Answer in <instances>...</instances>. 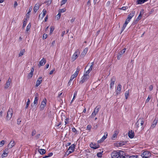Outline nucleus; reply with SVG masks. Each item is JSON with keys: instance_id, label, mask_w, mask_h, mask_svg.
<instances>
[{"instance_id": "obj_1", "label": "nucleus", "mask_w": 158, "mask_h": 158, "mask_svg": "<svg viewBox=\"0 0 158 158\" xmlns=\"http://www.w3.org/2000/svg\"><path fill=\"white\" fill-rule=\"evenodd\" d=\"M124 153L122 151H114L111 154L112 158H121L123 154Z\"/></svg>"}, {"instance_id": "obj_2", "label": "nucleus", "mask_w": 158, "mask_h": 158, "mask_svg": "<svg viewBox=\"0 0 158 158\" xmlns=\"http://www.w3.org/2000/svg\"><path fill=\"white\" fill-rule=\"evenodd\" d=\"M144 122V119L143 118H139L136 123V125L137 129L140 130L143 128Z\"/></svg>"}, {"instance_id": "obj_3", "label": "nucleus", "mask_w": 158, "mask_h": 158, "mask_svg": "<svg viewBox=\"0 0 158 158\" xmlns=\"http://www.w3.org/2000/svg\"><path fill=\"white\" fill-rule=\"evenodd\" d=\"M13 114V110L12 109H9L7 113L6 119L7 120H10L12 117Z\"/></svg>"}, {"instance_id": "obj_4", "label": "nucleus", "mask_w": 158, "mask_h": 158, "mask_svg": "<svg viewBox=\"0 0 158 158\" xmlns=\"http://www.w3.org/2000/svg\"><path fill=\"white\" fill-rule=\"evenodd\" d=\"M151 153L148 151L144 152L142 154L141 156L144 158H148L151 156Z\"/></svg>"}, {"instance_id": "obj_5", "label": "nucleus", "mask_w": 158, "mask_h": 158, "mask_svg": "<svg viewBox=\"0 0 158 158\" xmlns=\"http://www.w3.org/2000/svg\"><path fill=\"white\" fill-rule=\"evenodd\" d=\"M89 78V75L85 74L81 78V80L80 81V83L82 84L86 81Z\"/></svg>"}, {"instance_id": "obj_6", "label": "nucleus", "mask_w": 158, "mask_h": 158, "mask_svg": "<svg viewBox=\"0 0 158 158\" xmlns=\"http://www.w3.org/2000/svg\"><path fill=\"white\" fill-rule=\"evenodd\" d=\"M80 52L79 50H77L72 56V60L73 61L75 60L77 58Z\"/></svg>"}, {"instance_id": "obj_7", "label": "nucleus", "mask_w": 158, "mask_h": 158, "mask_svg": "<svg viewBox=\"0 0 158 158\" xmlns=\"http://www.w3.org/2000/svg\"><path fill=\"white\" fill-rule=\"evenodd\" d=\"M74 148L75 145L73 144H72L69 147L66 152L67 153H68V155L73 152L74 150Z\"/></svg>"}, {"instance_id": "obj_8", "label": "nucleus", "mask_w": 158, "mask_h": 158, "mask_svg": "<svg viewBox=\"0 0 158 158\" xmlns=\"http://www.w3.org/2000/svg\"><path fill=\"white\" fill-rule=\"evenodd\" d=\"M46 104V99L45 98L43 100L41 103V105L40 106V110H43L44 107L45 106Z\"/></svg>"}, {"instance_id": "obj_9", "label": "nucleus", "mask_w": 158, "mask_h": 158, "mask_svg": "<svg viewBox=\"0 0 158 158\" xmlns=\"http://www.w3.org/2000/svg\"><path fill=\"white\" fill-rule=\"evenodd\" d=\"M11 82V80L10 78H9L6 81V83L5 85L4 88L5 89H7L10 85Z\"/></svg>"}, {"instance_id": "obj_10", "label": "nucleus", "mask_w": 158, "mask_h": 158, "mask_svg": "<svg viewBox=\"0 0 158 158\" xmlns=\"http://www.w3.org/2000/svg\"><path fill=\"white\" fill-rule=\"evenodd\" d=\"M39 98L38 94V93H36L35 95V98L34 100V105L33 106L32 104H31V106H34V105H35V106L37 105L38 103V100Z\"/></svg>"}, {"instance_id": "obj_11", "label": "nucleus", "mask_w": 158, "mask_h": 158, "mask_svg": "<svg viewBox=\"0 0 158 158\" xmlns=\"http://www.w3.org/2000/svg\"><path fill=\"white\" fill-rule=\"evenodd\" d=\"M90 147L93 149H96L99 147V145L98 144H95V143H91L90 144Z\"/></svg>"}, {"instance_id": "obj_12", "label": "nucleus", "mask_w": 158, "mask_h": 158, "mask_svg": "<svg viewBox=\"0 0 158 158\" xmlns=\"http://www.w3.org/2000/svg\"><path fill=\"white\" fill-rule=\"evenodd\" d=\"M15 144V142L14 140H11L8 145V148L9 149H11L14 146Z\"/></svg>"}, {"instance_id": "obj_13", "label": "nucleus", "mask_w": 158, "mask_h": 158, "mask_svg": "<svg viewBox=\"0 0 158 158\" xmlns=\"http://www.w3.org/2000/svg\"><path fill=\"white\" fill-rule=\"evenodd\" d=\"M121 85L120 84H119L117 86V89L116 90V94L117 95L119 94L121 92Z\"/></svg>"}, {"instance_id": "obj_14", "label": "nucleus", "mask_w": 158, "mask_h": 158, "mask_svg": "<svg viewBox=\"0 0 158 158\" xmlns=\"http://www.w3.org/2000/svg\"><path fill=\"white\" fill-rule=\"evenodd\" d=\"M42 77H39L37 79L36 84L35 85V86L36 87H38L41 83H42Z\"/></svg>"}, {"instance_id": "obj_15", "label": "nucleus", "mask_w": 158, "mask_h": 158, "mask_svg": "<svg viewBox=\"0 0 158 158\" xmlns=\"http://www.w3.org/2000/svg\"><path fill=\"white\" fill-rule=\"evenodd\" d=\"M118 131H114V132L113 134L111 137V139L113 140L116 139L117 138V136L118 135Z\"/></svg>"}, {"instance_id": "obj_16", "label": "nucleus", "mask_w": 158, "mask_h": 158, "mask_svg": "<svg viewBox=\"0 0 158 158\" xmlns=\"http://www.w3.org/2000/svg\"><path fill=\"white\" fill-rule=\"evenodd\" d=\"M115 78L113 77H112L110 79V88H112L113 86L114 85V82L115 81Z\"/></svg>"}, {"instance_id": "obj_17", "label": "nucleus", "mask_w": 158, "mask_h": 158, "mask_svg": "<svg viewBox=\"0 0 158 158\" xmlns=\"http://www.w3.org/2000/svg\"><path fill=\"white\" fill-rule=\"evenodd\" d=\"M46 10L45 9H44L43 10V13H41L39 15V18H41V19H43L46 13Z\"/></svg>"}, {"instance_id": "obj_18", "label": "nucleus", "mask_w": 158, "mask_h": 158, "mask_svg": "<svg viewBox=\"0 0 158 158\" xmlns=\"http://www.w3.org/2000/svg\"><path fill=\"white\" fill-rule=\"evenodd\" d=\"M40 5L39 3H36L34 8V11L35 13L39 8Z\"/></svg>"}, {"instance_id": "obj_19", "label": "nucleus", "mask_w": 158, "mask_h": 158, "mask_svg": "<svg viewBox=\"0 0 158 158\" xmlns=\"http://www.w3.org/2000/svg\"><path fill=\"white\" fill-rule=\"evenodd\" d=\"M34 71V69L33 68H32L31 69L30 73L29 74L28 76V78H31L33 75V72Z\"/></svg>"}, {"instance_id": "obj_20", "label": "nucleus", "mask_w": 158, "mask_h": 158, "mask_svg": "<svg viewBox=\"0 0 158 158\" xmlns=\"http://www.w3.org/2000/svg\"><path fill=\"white\" fill-rule=\"evenodd\" d=\"M128 135L130 138H133L134 136V132L132 131L131 130V131H129L128 133Z\"/></svg>"}, {"instance_id": "obj_21", "label": "nucleus", "mask_w": 158, "mask_h": 158, "mask_svg": "<svg viewBox=\"0 0 158 158\" xmlns=\"http://www.w3.org/2000/svg\"><path fill=\"white\" fill-rule=\"evenodd\" d=\"M106 134V133H105ZM107 135V133H106V135H104L100 140L98 141V143L102 142L106 138Z\"/></svg>"}, {"instance_id": "obj_22", "label": "nucleus", "mask_w": 158, "mask_h": 158, "mask_svg": "<svg viewBox=\"0 0 158 158\" xmlns=\"http://www.w3.org/2000/svg\"><path fill=\"white\" fill-rule=\"evenodd\" d=\"M46 61L45 59L44 58H43L40 61V66H43L44 65Z\"/></svg>"}, {"instance_id": "obj_23", "label": "nucleus", "mask_w": 158, "mask_h": 158, "mask_svg": "<svg viewBox=\"0 0 158 158\" xmlns=\"http://www.w3.org/2000/svg\"><path fill=\"white\" fill-rule=\"evenodd\" d=\"M88 50V49L87 48H85L84 50H83V51L81 53V55L82 56H85V54L87 53V52Z\"/></svg>"}, {"instance_id": "obj_24", "label": "nucleus", "mask_w": 158, "mask_h": 158, "mask_svg": "<svg viewBox=\"0 0 158 158\" xmlns=\"http://www.w3.org/2000/svg\"><path fill=\"white\" fill-rule=\"evenodd\" d=\"M135 15V12H133L130 13L128 16L127 19L130 20Z\"/></svg>"}, {"instance_id": "obj_25", "label": "nucleus", "mask_w": 158, "mask_h": 158, "mask_svg": "<svg viewBox=\"0 0 158 158\" xmlns=\"http://www.w3.org/2000/svg\"><path fill=\"white\" fill-rule=\"evenodd\" d=\"M125 144V142L123 141H120L118 142L117 145L118 146H122L124 145Z\"/></svg>"}, {"instance_id": "obj_26", "label": "nucleus", "mask_w": 158, "mask_h": 158, "mask_svg": "<svg viewBox=\"0 0 158 158\" xmlns=\"http://www.w3.org/2000/svg\"><path fill=\"white\" fill-rule=\"evenodd\" d=\"M143 13V10H142L140 12V14L139 15L138 17L136 19V21H139V20L140 19L141 17V13Z\"/></svg>"}, {"instance_id": "obj_27", "label": "nucleus", "mask_w": 158, "mask_h": 158, "mask_svg": "<svg viewBox=\"0 0 158 158\" xmlns=\"http://www.w3.org/2000/svg\"><path fill=\"white\" fill-rule=\"evenodd\" d=\"M38 152L41 154H44L45 153V150L43 149H39L38 150Z\"/></svg>"}, {"instance_id": "obj_28", "label": "nucleus", "mask_w": 158, "mask_h": 158, "mask_svg": "<svg viewBox=\"0 0 158 158\" xmlns=\"http://www.w3.org/2000/svg\"><path fill=\"white\" fill-rule=\"evenodd\" d=\"M147 0H137V2L138 4H141Z\"/></svg>"}, {"instance_id": "obj_29", "label": "nucleus", "mask_w": 158, "mask_h": 158, "mask_svg": "<svg viewBox=\"0 0 158 158\" xmlns=\"http://www.w3.org/2000/svg\"><path fill=\"white\" fill-rule=\"evenodd\" d=\"M25 52V51L24 49L21 50L19 54V56H22Z\"/></svg>"}, {"instance_id": "obj_30", "label": "nucleus", "mask_w": 158, "mask_h": 158, "mask_svg": "<svg viewBox=\"0 0 158 158\" xmlns=\"http://www.w3.org/2000/svg\"><path fill=\"white\" fill-rule=\"evenodd\" d=\"M126 48H124L122 50L120 51L119 53V54L121 55H122L123 54H124L126 50Z\"/></svg>"}, {"instance_id": "obj_31", "label": "nucleus", "mask_w": 158, "mask_h": 158, "mask_svg": "<svg viewBox=\"0 0 158 158\" xmlns=\"http://www.w3.org/2000/svg\"><path fill=\"white\" fill-rule=\"evenodd\" d=\"M97 114V113H96V112L94 110L92 114H91V116H90V117L91 118H94V117L96 114Z\"/></svg>"}, {"instance_id": "obj_32", "label": "nucleus", "mask_w": 158, "mask_h": 158, "mask_svg": "<svg viewBox=\"0 0 158 158\" xmlns=\"http://www.w3.org/2000/svg\"><path fill=\"white\" fill-rule=\"evenodd\" d=\"M100 106H97L96 107L94 110L96 111V113H98L100 110Z\"/></svg>"}, {"instance_id": "obj_33", "label": "nucleus", "mask_w": 158, "mask_h": 158, "mask_svg": "<svg viewBox=\"0 0 158 158\" xmlns=\"http://www.w3.org/2000/svg\"><path fill=\"white\" fill-rule=\"evenodd\" d=\"M129 90H128V91H126L125 92V95L126 99H127V98L128 96L129 95Z\"/></svg>"}, {"instance_id": "obj_34", "label": "nucleus", "mask_w": 158, "mask_h": 158, "mask_svg": "<svg viewBox=\"0 0 158 158\" xmlns=\"http://www.w3.org/2000/svg\"><path fill=\"white\" fill-rule=\"evenodd\" d=\"M77 75L76 74L74 73L71 76V77L70 79V81H72L73 80V79L75 77H77Z\"/></svg>"}, {"instance_id": "obj_35", "label": "nucleus", "mask_w": 158, "mask_h": 158, "mask_svg": "<svg viewBox=\"0 0 158 158\" xmlns=\"http://www.w3.org/2000/svg\"><path fill=\"white\" fill-rule=\"evenodd\" d=\"M6 149L5 151H3V152L2 154V156L3 157H6L7 156L8 153L6 152Z\"/></svg>"}, {"instance_id": "obj_36", "label": "nucleus", "mask_w": 158, "mask_h": 158, "mask_svg": "<svg viewBox=\"0 0 158 158\" xmlns=\"http://www.w3.org/2000/svg\"><path fill=\"white\" fill-rule=\"evenodd\" d=\"M54 29V27L53 26H51L50 27V34H51Z\"/></svg>"}, {"instance_id": "obj_37", "label": "nucleus", "mask_w": 158, "mask_h": 158, "mask_svg": "<svg viewBox=\"0 0 158 158\" xmlns=\"http://www.w3.org/2000/svg\"><path fill=\"white\" fill-rule=\"evenodd\" d=\"M65 11V9H60L58 11V13L60 14L61 13L64 12Z\"/></svg>"}, {"instance_id": "obj_38", "label": "nucleus", "mask_w": 158, "mask_h": 158, "mask_svg": "<svg viewBox=\"0 0 158 158\" xmlns=\"http://www.w3.org/2000/svg\"><path fill=\"white\" fill-rule=\"evenodd\" d=\"M158 119H156V118H155L152 124H154L155 125H156L157 123L158 122Z\"/></svg>"}, {"instance_id": "obj_39", "label": "nucleus", "mask_w": 158, "mask_h": 158, "mask_svg": "<svg viewBox=\"0 0 158 158\" xmlns=\"http://www.w3.org/2000/svg\"><path fill=\"white\" fill-rule=\"evenodd\" d=\"M5 141L4 140H2L0 142V147H2L4 145Z\"/></svg>"}, {"instance_id": "obj_40", "label": "nucleus", "mask_w": 158, "mask_h": 158, "mask_svg": "<svg viewBox=\"0 0 158 158\" xmlns=\"http://www.w3.org/2000/svg\"><path fill=\"white\" fill-rule=\"evenodd\" d=\"M79 70H80V68L79 67H77L75 72L74 73L75 74H76L77 75L78 73L79 72Z\"/></svg>"}, {"instance_id": "obj_41", "label": "nucleus", "mask_w": 158, "mask_h": 158, "mask_svg": "<svg viewBox=\"0 0 158 158\" xmlns=\"http://www.w3.org/2000/svg\"><path fill=\"white\" fill-rule=\"evenodd\" d=\"M30 100H29V99H28V101L26 103V109L28 107L29 104H30Z\"/></svg>"}, {"instance_id": "obj_42", "label": "nucleus", "mask_w": 158, "mask_h": 158, "mask_svg": "<svg viewBox=\"0 0 158 158\" xmlns=\"http://www.w3.org/2000/svg\"><path fill=\"white\" fill-rule=\"evenodd\" d=\"M130 157L131 156H129V155H125V156H124L123 153L122 157H121V158H130Z\"/></svg>"}, {"instance_id": "obj_43", "label": "nucleus", "mask_w": 158, "mask_h": 158, "mask_svg": "<svg viewBox=\"0 0 158 158\" xmlns=\"http://www.w3.org/2000/svg\"><path fill=\"white\" fill-rule=\"evenodd\" d=\"M61 14H60V13H58V14L56 15V18L57 19V20L59 19L60 17Z\"/></svg>"}, {"instance_id": "obj_44", "label": "nucleus", "mask_w": 158, "mask_h": 158, "mask_svg": "<svg viewBox=\"0 0 158 158\" xmlns=\"http://www.w3.org/2000/svg\"><path fill=\"white\" fill-rule=\"evenodd\" d=\"M31 27V24L29 23L27 27L26 31H29Z\"/></svg>"}, {"instance_id": "obj_45", "label": "nucleus", "mask_w": 158, "mask_h": 158, "mask_svg": "<svg viewBox=\"0 0 158 158\" xmlns=\"http://www.w3.org/2000/svg\"><path fill=\"white\" fill-rule=\"evenodd\" d=\"M127 25V24H126L125 23H124V24L123 25V26L122 28V29L121 30V32H122V31H123V30L125 29V28L126 27Z\"/></svg>"}, {"instance_id": "obj_46", "label": "nucleus", "mask_w": 158, "mask_h": 158, "mask_svg": "<svg viewBox=\"0 0 158 158\" xmlns=\"http://www.w3.org/2000/svg\"><path fill=\"white\" fill-rule=\"evenodd\" d=\"M48 35L47 34H44L43 36V39H45L47 38L48 37Z\"/></svg>"}, {"instance_id": "obj_47", "label": "nucleus", "mask_w": 158, "mask_h": 158, "mask_svg": "<svg viewBox=\"0 0 158 158\" xmlns=\"http://www.w3.org/2000/svg\"><path fill=\"white\" fill-rule=\"evenodd\" d=\"M151 97V96H148V98L147 99L146 101V103H147L148 102H149L150 100V99Z\"/></svg>"}, {"instance_id": "obj_48", "label": "nucleus", "mask_w": 158, "mask_h": 158, "mask_svg": "<svg viewBox=\"0 0 158 158\" xmlns=\"http://www.w3.org/2000/svg\"><path fill=\"white\" fill-rule=\"evenodd\" d=\"M69 118H66L65 120V125H66L67 124L69 123Z\"/></svg>"}, {"instance_id": "obj_49", "label": "nucleus", "mask_w": 158, "mask_h": 158, "mask_svg": "<svg viewBox=\"0 0 158 158\" xmlns=\"http://www.w3.org/2000/svg\"><path fill=\"white\" fill-rule=\"evenodd\" d=\"M67 1V0H63L61 2V5L62 6L63 4H65L66 2Z\"/></svg>"}, {"instance_id": "obj_50", "label": "nucleus", "mask_w": 158, "mask_h": 158, "mask_svg": "<svg viewBox=\"0 0 158 158\" xmlns=\"http://www.w3.org/2000/svg\"><path fill=\"white\" fill-rule=\"evenodd\" d=\"M91 126L90 125H88L87 127V130H88L89 131H90L91 129Z\"/></svg>"}, {"instance_id": "obj_51", "label": "nucleus", "mask_w": 158, "mask_h": 158, "mask_svg": "<svg viewBox=\"0 0 158 158\" xmlns=\"http://www.w3.org/2000/svg\"><path fill=\"white\" fill-rule=\"evenodd\" d=\"M97 156L99 157H101L102 156V154L101 152H98L97 154Z\"/></svg>"}, {"instance_id": "obj_52", "label": "nucleus", "mask_w": 158, "mask_h": 158, "mask_svg": "<svg viewBox=\"0 0 158 158\" xmlns=\"http://www.w3.org/2000/svg\"><path fill=\"white\" fill-rule=\"evenodd\" d=\"M128 8L127 6H123L120 9L123 10H125Z\"/></svg>"}, {"instance_id": "obj_53", "label": "nucleus", "mask_w": 158, "mask_h": 158, "mask_svg": "<svg viewBox=\"0 0 158 158\" xmlns=\"http://www.w3.org/2000/svg\"><path fill=\"white\" fill-rule=\"evenodd\" d=\"M100 0H94V4L98 3Z\"/></svg>"}, {"instance_id": "obj_54", "label": "nucleus", "mask_w": 158, "mask_h": 158, "mask_svg": "<svg viewBox=\"0 0 158 158\" xmlns=\"http://www.w3.org/2000/svg\"><path fill=\"white\" fill-rule=\"evenodd\" d=\"M91 70H90V69H89L87 71H86L85 74L89 75V73L91 71Z\"/></svg>"}, {"instance_id": "obj_55", "label": "nucleus", "mask_w": 158, "mask_h": 158, "mask_svg": "<svg viewBox=\"0 0 158 158\" xmlns=\"http://www.w3.org/2000/svg\"><path fill=\"white\" fill-rule=\"evenodd\" d=\"M91 70H90V69H89L87 71H86L85 74L89 75V73L91 71Z\"/></svg>"}, {"instance_id": "obj_56", "label": "nucleus", "mask_w": 158, "mask_h": 158, "mask_svg": "<svg viewBox=\"0 0 158 158\" xmlns=\"http://www.w3.org/2000/svg\"><path fill=\"white\" fill-rule=\"evenodd\" d=\"M94 64V62H92L91 63V65H90V68H89V69L90 70H92V69L93 68V67Z\"/></svg>"}, {"instance_id": "obj_57", "label": "nucleus", "mask_w": 158, "mask_h": 158, "mask_svg": "<svg viewBox=\"0 0 158 158\" xmlns=\"http://www.w3.org/2000/svg\"><path fill=\"white\" fill-rule=\"evenodd\" d=\"M36 134V131L35 130H34L32 132V136Z\"/></svg>"}, {"instance_id": "obj_58", "label": "nucleus", "mask_w": 158, "mask_h": 158, "mask_svg": "<svg viewBox=\"0 0 158 158\" xmlns=\"http://www.w3.org/2000/svg\"><path fill=\"white\" fill-rule=\"evenodd\" d=\"M21 122V120L20 118L18 119L17 120V123L18 124H20Z\"/></svg>"}, {"instance_id": "obj_59", "label": "nucleus", "mask_w": 158, "mask_h": 158, "mask_svg": "<svg viewBox=\"0 0 158 158\" xmlns=\"http://www.w3.org/2000/svg\"><path fill=\"white\" fill-rule=\"evenodd\" d=\"M130 21V20L128 19H127L125 22V23L126 24H127Z\"/></svg>"}, {"instance_id": "obj_60", "label": "nucleus", "mask_w": 158, "mask_h": 158, "mask_svg": "<svg viewBox=\"0 0 158 158\" xmlns=\"http://www.w3.org/2000/svg\"><path fill=\"white\" fill-rule=\"evenodd\" d=\"M76 95H77L76 93H74V96H73V98L72 100V101H71V102H72L73 101V100L74 99V98L76 96Z\"/></svg>"}, {"instance_id": "obj_61", "label": "nucleus", "mask_w": 158, "mask_h": 158, "mask_svg": "<svg viewBox=\"0 0 158 158\" xmlns=\"http://www.w3.org/2000/svg\"><path fill=\"white\" fill-rule=\"evenodd\" d=\"M72 130L73 132H77V130L74 127H73V128H72Z\"/></svg>"}, {"instance_id": "obj_62", "label": "nucleus", "mask_w": 158, "mask_h": 158, "mask_svg": "<svg viewBox=\"0 0 158 158\" xmlns=\"http://www.w3.org/2000/svg\"><path fill=\"white\" fill-rule=\"evenodd\" d=\"M153 86L152 85H151L149 87V89L150 91H151L152 90Z\"/></svg>"}, {"instance_id": "obj_63", "label": "nucleus", "mask_w": 158, "mask_h": 158, "mask_svg": "<svg viewBox=\"0 0 158 158\" xmlns=\"http://www.w3.org/2000/svg\"><path fill=\"white\" fill-rule=\"evenodd\" d=\"M53 155V153L52 152H51L50 153H49L48 156H46L47 157H50L52 156Z\"/></svg>"}, {"instance_id": "obj_64", "label": "nucleus", "mask_w": 158, "mask_h": 158, "mask_svg": "<svg viewBox=\"0 0 158 158\" xmlns=\"http://www.w3.org/2000/svg\"><path fill=\"white\" fill-rule=\"evenodd\" d=\"M137 156H131L130 158H137Z\"/></svg>"}]
</instances>
